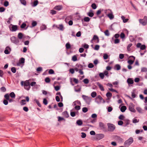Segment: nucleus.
I'll use <instances>...</instances> for the list:
<instances>
[{
  "mask_svg": "<svg viewBox=\"0 0 147 147\" xmlns=\"http://www.w3.org/2000/svg\"><path fill=\"white\" fill-rule=\"evenodd\" d=\"M21 85L22 86H24V88L27 90H29L30 88V82L29 80H27L24 82L22 81L21 82Z\"/></svg>",
  "mask_w": 147,
  "mask_h": 147,
  "instance_id": "obj_1",
  "label": "nucleus"
},
{
  "mask_svg": "<svg viewBox=\"0 0 147 147\" xmlns=\"http://www.w3.org/2000/svg\"><path fill=\"white\" fill-rule=\"evenodd\" d=\"M133 142V138L131 137L124 143V145L126 147L129 146Z\"/></svg>",
  "mask_w": 147,
  "mask_h": 147,
  "instance_id": "obj_2",
  "label": "nucleus"
},
{
  "mask_svg": "<svg viewBox=\"0 0 147 147\" xmlns=\"http://www.w3.org/2000/svg\"><path fill=\"white\" fill-rule=\"evenodd\" d=\"M73 105L76 106L74 107L75 109L77 110H79L80 109V107L79 105H81L80 102L78 100L76 101L73 104Z\"/></svg>",
  "mask_w": 147,
  "mask_h": 147,
  "instance_id": "obj_3",
  "label": "nucleus"
},
{
  "mask_svg": "<svg viewBox=\"0 0 147 147\" xmlns=\"http://www.w3.org/2000/svg\"><path fill=\"white\" fill-rule=\"evenodd\" d=\"M139 22L143 26H145L147 23V18L146 16L144 17L143 19L139 20Z\"/></svg>",
  "mask_w": 147,
  "mask_h": 147,
  "instance_id": "obj_4",
  "label": "nucleus"
},
{
  "mask_svg": "<svg viewBox=\"0 0 147 147\" xmlns=\"http://www.w3.org/2000/svg\"><path fill=\"white\" fill-rule=\"evenodd\" d=\"M107 126L108 130L109 131H113L115 128V125L111 123H108Z\"/></svg>",
  "mask_w": 147,
  "mask_h": 147,
  "instance_id": "obj_5",
  "label": "nucleus"
},
{
  "mask_svg": "<svg viewBox=\"0 0 147 147\" xmlns=\"http://www.w3.org/2000/svg\"><path fill=\"white\" fill-rule=\"evenodd\" d=\"M129 109L130 111L133 113H135L136 112V111L134 109V105L132 103H130L129 107Z\"/></svg>",
  "mask_w": 147,
  "mask_h": 147,
  "instance_id": "obj_6",
  "label": "nucleus"
},
{
  "mask_svg": "<svg viewBox=\"0 0 147 147\" xmlns=\"http://www.w3.org/2000/svg\"><path fill=\"white\" fill-rule=\"evenodd\" d=\"M136 46L137 48H140L142 50H144L146 48V46L145 45H142L141 43H137Z\"/></svg>",
  "mask_w": 147,
  "mask_h": 147,
  "instance_id": "obj_7",
  "label": "nucleus"
},
{
  "mask_svg": "<svg viewBox=\"0 0 147 147\" xmlns=\"http://www.w3.org/2000/svg\"><path fill=\"white\" fill-rule=\"evenodd\" d=\"M102 100H103V98L100 95H98L95 98V102L98 103H99Z\"/></svg>",
  "mask_w": 147,
  "mask_h": 147,
  "instance_id": "obj_8",
  "label": "nucleus"
},
{
  "mask_svg": "<svg viewBox=\"0 0 147 147\" xmlns=\"http://www.w3.org/2000/svg\"><path fill=\"white\" fill-rule=\"evenodd\" d=\"M9 29L12 32L16 31L18 29V26L17 25H11V26H9Z\"/></svg>",
  "mask_w": 147,
  "mask_h": 147,
  "instance_id": "obj_9",
  "label": "nucleus"
},
{
  "mask_svg": "<svg viewBox=\"0 0 147 147\" xmlns=\"http://www.w3.org/2000/svg\"><path fill=\"white\" fill-rule=\"evenodd\" d=\"M53 26H55L57 29L61 31H63L64 29V27L62 24H59V26L54 25Z\"/></svg>",
  "mask_w": 147,
  "mask_h": 147,
  "instance_id": "obj_10",
  "label": "nucleus"
},
{
  "mask_svg": "<svg viewBox=\"0 0 147 147\" xmlns=\"http://www.w3.org/2000/svg\"><path fill=\"white\" fill-rule=\"evenodd\" d=\"M82 96L83 99L86 102H89L91 100V98L90 97L84 95H82Z\"/></svg>",
  "mask_w": 147,
  "mask_h": 147,
  "instance_id": "obj_11",
  "label": "nucleus"
},
{
  "mask_svg": "<svg viewBox=\"0 0 147 147\" xmlns=\"http://www.w3.org/2000/svg\"><path fill=\"white\" fill-rule=\"evenodd\" d=\"M129 57L130 58L132 57L133 58L132 60H129L127 61L129 65H131L133 64V63H134V61L135 60V58L134 57V56H130Z\"/></svg>",
  "mask_w": 147,
  "mask_h": 147,
  "instance_id": "obj_12",
  "label": "nucleus"
},
{
  "mask_svg": "<svg viewBox=\"0 0 147 147\" xmlns=\"http://www.w3.org/2000/svg\"><path fill=\"white\" fill-rule=\"evenodd\" d=\"M11 39L12 42L15 44H17L19 42L18 40L15 36L12 37L11 38Z\"/></svg>",
  "mask_w": 147,
  "mask_h": 147,
  "instance_id": "obj_13",
  "label": "nucleus"
},
{
  "mask_svg": "<svg viewBox=\"0 0 147 147\" xmlns=\"http://www.w3.org/2000/svg\"><path fill=\"white\" fill-rule=\"evenodd\" d=\"M104 137V135L102 134H99L96 135V138L98 140L102 139Z\"/></svg>",
  "mask_w": 147,
  "mask_h": 147,
  "instance_id": "obj_14",
  "label": "nucleus"
},
{
  "mask_svg": "<svg viewBox=\"0 0 147 147\" xmlns=\"http://www.w3.org/2000/svg\"><path fill=\"white\" fill-rule=\"evenodd\" d=\"M96 40L97 41H96V42L97 43H98L99 42V38H98V36L96 35H94V36L93 37L91 41V42L92 43H93V42H92V41H93V40Z\"/></svg>",
  "mask_w": 147,
  "mask_h": 147,
  "instance_id": "obj_15",
  "label": "nucleus"
},
{
  "mask_svg": "<svg viewBox=\"0 0 147 147\" xmlns=\"http://www.w3.org/2000/svg\"><path fill=\"white\" fill-rule=\"evenodd\" d=\"M83 68V66L81 65H78L76 66V67H75L74 69V70L76 71H79V69Z\"/></svg>",
  "mask_w": 147,
  "mask_h": 147,
  "instance_id": "obj_16",
  "label": "nucleus"
},
{
  "mask_svg": "<svg viewBox=\"0 0 147 147\" xmlns=\"http://www.w3.org/2000/svg\"><path fill=\"white\" fill-rule=\"evenodd\" d=\"M97 85L98 86L99 88L102 91H104L105 90L103 86L101 85L99 82H97L96 83Z\"/></svg>",
  "mask_w": 147,
  "mask_h": 147,
  "instance_id": "obj_17",
  "label": "nucleus"
},
{
  "mask_svg": "<svg viewBox=\"0 0 147 147\" xmlns=\"http://www.w3.org/2000/svg\"><path fill=\"white\" fill-rule=\"evenodd\" d=\"M11 49L9 47H6V49L4 51V53L6 54H9V51H10Z\"/></svg>",
  "mask_w": 147,
  "mask_h": 147,
  "instance_id": "obj_18",
  "label": "nucleus"
},
{
  "mask_svg": "<svg viewBox=\"0 0 147 147\" xmlns=\"http://www.w3.org/2000/svg\"><path fill=\"white\" fill-rule=\"evenodd\" d=\"M127 82L129 85L132 84L134 82L133 80L131 78H128L127 80Z\"/></svg>",
  "mask_w": 147,
  "mask_h": 147,
  "instance_id": "obj_19",
  "label": "nucleus"
},
{
  "mask_svg": "<svg viewBox=\"0 0 147 147\" xmlns=\"http://www.w3.org/2000/svg\"><path fill=\"white\" fill-rule=\"evenodd\" d=\"M107 16L110 20H112L114 18V16L113 14L112 13H110L107 15Z\"/></svg>",
  "mask_w": 147,
  "mask_h": 147,
  "instance_id": "obj_20",
  "label": "nucleus"
},
{
  "mask_svg": "<svg viewBox=\"0 0 147 147\" xmlns=\"http://www.w3.org/2000/svg\"><path fill=\"white\" fill-rule=\"evenodd\" d=\"M87 15L90 17H92L94 15V14L93 11L90 10L89 12L87 13Z\"/></svg>",
  "mask_w": 147,
  "mask_h": 147,
  "instance_id": "obj_21",
  "label": "nucleus"
},
{
  "mask_svg": "<svg viewBox=\"0 0 147 147\" xmlns=\"http://www.w3.org/2000/svg\"><path fill=\"white\" fill-rule=\"evenodd\" d=\"M38 3V1L37 0L34 1L33 3H32V5L33 7L36 6Z\"/></svg>",
  "mask_w": 147,
  "mask_h": 147,
  "instance_id": "obj_22",
  "label": "nucleus"
},
{
  "mask_svg": "<svg viewBox=\"0 0 147 147\" xmlns=\"http://www.w3.org/2000/svg\"><path fill=\"white\" fill-rule=\"evenodd\" d=\"M126 109V107L125 106H122L120 109L121 111L122 112H124Z\"/></svg>",
  "mask_w": 147,
  "mask_h": 147,
  "instance_id": "obj_23",
  "label": "nucleus"
},
{
  "mask_svg": "<svg viewBox=\"0 0 147 147\" xmlns=\"http://www.w3.org/2000/svg\"><path fill=\"white\" fill-rule=\"evenodd\" d=\"M62 9V6L61 5H58L56 6L55 7L54 9Z\"/></svg>",
  "mask_w": 147,
  "mask_h": 147,
  "instance_id": "obj_24",
  "label": "nucleus"
},
{
  "mask_svg": "<svg viewBox=\"0 0 147 147\" xmlns=\"http://www.w3.org/2000/svg\"><path fill=\"white\" fill-rule=\"evenodd\" d=\"M114 68L117 70H120L121 69V66L119 64H117L115 66Z\"/></svg>",
  "mask_w": 147,
  "mask_h": 147,
  "instance_id": "obj_25",
  "label": "nucleus"
},
{
  "mask_svg": "<svg viewBox=\"0 0 147 147\" xmlns=\"http://www.w3.org/2000/svg\"><path fill=\"white\" fill-rule=\"evenodd\" d=\"M63 115L66 118L69 117V115L67 111H64L63 113Z\"/></svg>",
  "mask_w": 147,
  "mask_h": 147,
  "instance_id": "obj_26",
  "label": "nucleus"
},
{
  "mask_svg": "<svg viewBox=\"0 0 147 147\" xmlns=\"http://www.w3.org/2000/svg\"><path fill=\"white\" fill-rule=\"evenodd\" d=\"M65 47L67 49H68L71 48V45L69 42H68L66 44Z\"/></svg>",
  "mask_w": 147,
  "mask_h": 147,
  "instance_id": "obj_27",
  "label": "nucleus"
},
{
  "mask_svg": "<svg viewBox=\"0 0 147 147\" xmlns=\"http://www.w3.org/2000/svg\"><path fill=\"white\" fill-rule=\"evenodd\" d=\"M9 96L11 98H14L15 97L16 95L13 92H12L10 94Z\"/></svg>",
  "mask_w": 147,
  "mask_h": 147,
  "instance_id": "obj_28",
  "label": "nucleus"
},
{
  "mask_svg": "<svg viewBox=\"0 0 147 147\" xmlns=\"http://www.w3.org/2000/svg\"><path fill=\"white\" fill-rule=\"evenodd\" d=\"M46 26L45 25H43L40 27V29L41 30H43L46 29Z\"/></svg>",
  "mask_w": 147,
  "mask_h": 147,
  "instance_id": "obj_29",
  "label": "nucleus"
},
{
  "mask_svg": "<svg viewBox=\"0 0 147 147\" xmlns=\"http://www.w3.org/2000/svg\"><path fill=\"white\" fill-rule=\"evenodd\" d=\"M96 94L95 92H93L91 94V96L92 98H94L96 96Z\"/></svg>",
  "mask_w": 147,
  "mask_h": 147,
  "instance_id": "obj_30",
  "label": "nucleus"
},
{
  "mask_svg": "<svg viewBox=\"0 0 147 147\" xmlns=\"http://www.w3.org/2000/svg\"><path fill=\"white\" fill-rule=\"evenodd\" d=\"M21 3L23 5H26V2L25 0H20Z\"/></svg>",
  "mask_w": 147,
  "mask_h": 147,
  "instance_id": "obj_31",
  "label": "nucleus"
},
{
  "mask_svg": "<svg viewBox=\"0 0 147 147\" xmlns=\"http://www.w3.org/2000/svg\"><path fill=\"white\" fill-rule=\"evenodd\" d=\"M121 18L122 20H123V22L124 23H125L127 22L128 20V19H125V18L124 16H122Z\"/></svg>",
  "mask_w": 147,
  "mask_h": 147,
  "instance_id": "obj_32",
  "label": "nucleus"
},
{
  "mask_svg": "<svg viewBox=\"0 0 147 147\" xmlns=\"http://www.w3.org/2000/svg\"><path fill=\"white\" fill-rule=\"evenodd\" d=\"M23 35L21 33H19L18 35V37L20 39H21L23 38Z\"/></svg>",
  "mask_w": 147,
  "mask_h": 147,
  "instance_id": "obj_33",
  "label": "nucleus"
},
{
  "mask_svg": "<svg viewBox=\"0 0 147 147\" xmlns=\"http://www.w3.org/2000/svg\"><path fill=\"white\" fill-rule=\"evenodd\" d=\"M26 101L25 100H22L20 102V104L21 105H23L26 104Z\"/></svg>",
  "mask_w": 147,
  "mask_h": 147,
  "instance_id": "obj_34",
  "label": "nucleus"
},
{
  "mask_svg": "<svg viewBox=\"0 0 147 147\" xmlns=\"http://www.w3.org/2000/svg\"><path fill=\"white\" fill-rule=\"evenodd\" d=\"M76 123L79 125H81L82 124V122L81 120H78L77 121Z\"/></svg>",
  "mask_w": 147,
  "mask_h": 147,
  "instance_id": "obj_35",
  "label": "nucleus"
},
{
  "mask_svg": "<svg viewBox=\"0 0 147 147\" xmlns=\"http://www.w3.org/2000/svg\"><path fill=\"white\" fill-rule=\"evenodd\" d=\"M106 96L108 98H111L112 97V94L110 92H108L106 94Z\"/></svg>",
  "mask_w": 147,
  "mask_h": 147,
  "instance_id": "obj_36",
  "label": "nucleus"
},
{
  "mask_svg": "<svg viewBox=\"0 0 147 147\" xmlns=\"http://www.w3.org/2000/svg\"><path fill=\"white\" fill-rule=\"evenodd\" d=\"M132 45V44L131 43H130L128 45L127 47V50L128 51H130L131 50L130 49V47H131Z\"/></svg>",
  "mask_w": 147,
  "mask_h": 147,
  "instance_id": "obj_37",
  "label": "nucleus"
},
{
  "mask_svg": "<svg viewBox=\"0 0 147 147\" xmlns=\"http://www.w3.org/2000/svg\"><path fill=\"white\" fill-rule=\"evenodd\" d=\"M91 6L93 9H96L97 7L95 3H92L91 5Z\"/></svg>",
  "mask_w": 147,
  "mask_h": 147,
  "instance_id": "obj_38",
  "label": "nucleus"
},
{
  "mask_svg": "<svg viewBox=\"0 0 147 147\" xmlns=\"http://www.w3.org/2000/svg\"><path fill=\"white\" fill-rule=\"evenodd\" d=\"M99 76L101 79H103L104 77V74L102 73H100Z\"/></svg>",
  "mask_w": 147,
  "mask_h": 147,
  "instance_id": "obj_39",
  "label": "nucleus"
},
{
  "mask_svg": "<svg viewBox=\"0 0 147 147\" xmlns=\"http://www.w3.org/2000/svg\"><path fill=\"white\" fill-rule=\"evenodd\" d=\"M136 109L140 113H142V109L140 107H138L136 108Z\"/></svg>",
  "mask_w": 147,
  "mask_h": 147,
  "instance_id": "obj_40",
  "label": "nucleus"
},
{
  "mask_svg": "<svg viewBox=\"0 0 147 147\" xmlns=\"http://www.w3.org/2000/svg\"><path fill=\"white\" fill-rule=\"evenodd\" d=\"M82 111L84 113H86L88 111V109L87 107H84L82 109Z\"/></svg>",
  "mask_w": 147,
  "mask_h": 147,
  "instance_id": "obj_41",
  "label": "nucleus"
},
{
  "mask_svg": "<svg viewBox=\"0 0 147 147\" xmlns=\"http://www.w3.org/2000/svg\"><path fill=\"white\" fill-rule=\"evenodd\" d=\"M84 20L85 22H88L90 20V18L88 17H85L84 18Z\"/></svg>",
  "mask_w": 147,
  "mask_h": 147,
  "instance_id": "obj_42",
  "label": "nucleus"
},
{
  "mask_svg": "<svg viewBox=\"0 0 147 147\" xmlns=\"http://www.w3.org/2000/svg\"><path fill=\"white\" fill-rule=\"evenodd\" d=\"M72 60L74 61H75L77 60V57L76 55H74L72 57Z\"/></svg>",
  "mask_w": 147,
  "mask_h": 147,
  "instance_id": "obj_43",
  "label": "nucleus"
},
{
  "mask_svg": "<svg viewBox=\"0 0 147 147\" xmlns=\"http://www.w3.org/2000/svg\"><path fill=\"white\" fill-rule=\"evenodd\" d=\"M103 55V57L104 59L105 60L107 59L108 57V55L106 53L104 54Z\"/></svg>",
  "mask_w": 147,
  "mask_h": 147,
  "instance_id": "obj_44",
  "label": "nucleus"
},
{
  "mask_svg": "<svg viewBox=\"0 0 147 147\" xmlns=\"http://www.w3.org/2000/svg\"><path fill=\"white\" fill-rule=\"evenodd\" d=\"M4 97L6 100H8L9 98V95L8 94H6L5 95Z\"/></svg>",
  "mask_w": 147,
  "mask_h": 147,
  "instance_id": "obj_45",
  "label": "nucleus"
},
{
  "mask_svg": "<svg viewBox=\"0 0 147 147\" xmlns=\"http://www.w3.org/2000/svg\"><path fill=\"white\" fill-rule=\"evenodd\" d=\"M37 24V23L36 21H33L32 22V27H34Z\"/></svg>",
  "mask_w": 147,
  "mask_h": 147,
  "instance_id": "obj_46",
  "label": "nucleus"
},
{
  "mask_svg": "<svg viewBox=\"0 0 147 147\" xmlns=\"http://www.w3.org/2000/svg\"><path fill=\"white\" fill-rule=\"evenodd\" d=\"M25 62V59L24 58H22L20 60L19 62L20 63H24Z\"/></svg>",
  "mask_w": 147,
  "mask_h": 147,
  "instance_id": "obj_47",
  "label": "nucleus"
},
{
  "mask_svg": "<svg viewBox=\"0 0 147 147\" xmlns=\"http://www.w3.org/2000/svg\"><path fill=\"white\" fill-rule=\"evenodd\" d=\"M141 71L142 72H146L147 71V68L145 67H142L141 68Z\"/></svg>",
  "mask_w": 147,
  "mask_h": 147,
  "instance_id": "obj_48",
  "label": "nucleus"
},
{
  "mask_svg": "<svg viewBox=\"0 0 147 147\" xmlns=\"http://www.w3.org/2000/svg\"><path fill=\"white\" fill-rule=\"evenodd\" d=\"M34 101H35V102L37 103V104L38 105L39 107H41V105L39 101L38 100H37L36 99H35L34 100Z\"/></svg>",
  "mask_w": 147,
  "mask_h": 147,
  "instance_id": "obj_49",
  "label": "nucleus"
},
{
  "mask_svg": "<svg viewBox=\"0 0 147 147\" xmlns=\"http://www.w3.org/2000/svg\"><path fill=\"white\" fill-rule=\"evenodd\" d=\"M83 69V68L79 69V72L80 73V75H83L84 74V72L82 71Z\"/></svg>",
  "mask_w": 147,
  "mask_h": 147,
  "instance_id": "obj_50",
  "label": "nucleus"
},
{
  "mask_svg": "<svg viewBox=\"0 0 147 147\" xmlns=\"http://www.w3.org/2000/svg\"><path fill=\"white\" fill-rule=\"evenodd\" d=\"M85 84H87L89 83V81L88 79H85L83 80Z\"/></svg>",
  "mask_w": 147,
  "mask_h": 147,
  "instance_id": "obj_51",
  "label": "nucleus"
},
{
  "mask_svg": "<svg viewBox=\"0 0 147 147\" xmlns=\"http://www.w3.org/2000/svg\"><path fill=\"white\" fill-rule=\"evenodd\" d=\"M45 81L46 83H49L50 81V79L48 77L46 78L45 79Z\"/></svg>",
  "mask_w": 147,
  "mask_h": 147,
  "instance_id": "obj_52",
  "label": "nucleus"
},
{
  "mask_svg": "<svg viewBox=\"0 0 147 147\" xmlns=\"http://www.w3.org/2000/svg\"><path fill=\"white\" fill-rule=\"evenodd\" d=\"M104 74V76H107V77H108L109 76V75H108V71H106V70H105V71L104 72H103V73Z\"/></svg>",
  "mask_w": 147,
  "mask_h": 147,
  "instance_id": "obj_53",
  "label": "nucleus"
},
{
  "mask_svg": "<svg viewBox=\"0 0 147 147\" xmlns=\"http://www.w3.org/2000/svg\"><path fill=\"white\" fill-rule=\"evenodd\" d=\"M11 71L14 73H15L16 71V69L15 67H12L11 69Z\"/></svg>",
  "mask_w": 147,
  "mask_h": 147,
  "instance_id": "obj_54",
  "label": "nucleus"
},
{
  "mask_svg": "<svg viewBox=\"0 0 147 147\" xmlns=\"http://www.w3.org/2000/svg\"><path fill=\"white\" fill-rule=\"evenodd\" d=\"M100 46L98 45H96L95 46L94 49L95 50H98L99 49Z\"/></svg>",
  "mask_w": 147,
  "mask_h": 147,
  "instance_id": "obj_55",
  "label": "nucleus"
},
{
  "mask_svg": "<svg viewBox=\"0 0 147 147\" xmlns=\"http://www.w3.org/2000/svg\"><path fill=\"white\" fill-rule=\"evenodd\" d=\"M124 118V117L123 115H120L119 117V119L121 120H123Z\"/></svg>",
  "mask_w": 147,
  "mask_h": 147,
  "instance_id": "obj_56",
  "label": "nucleus"
},
{
  "mask_svg": "<svg viewBox=\"0 0 147 147\" xmlns=\"http://www.w3.org/2000/svg\"><path fill=\"white\" fill-rule=\"evenodd\" d=\"M82 135L81 137L82 138H84L86 137V135L85 133L84 132H82L81 133Z\"/></svg>",
  "mask_w": 147,
  "mask_h": 147,
  "instance_id": "obj_57",
  "label": "nucleus"
},
{
  "mask_svg": "<svg viewBox=\"0 0 147 147\" xmlns=\"http://www.w3.org/2000/svg\"><path fill=\"white\" fill-rule=\"evenodd\" d=\"M76 113L74 112H71L70 115L72 117H74L76 115Z\"/></svg>",
  "mask_w": 147,
  "mask_h": 147,
  "instance_id": "obj_58",
  "label": "nucleus"
},
{
  "mask_svg": "<svg viewBox=\"0 0 147 147\" xmlns=\"http://www.w3.org/2000/svg\"><path fill=\"white\" fill-rule=\"evenodd\" d=\"M99 126L103 128L104 126V124L102 122H100L99 123Z\"/></svg>",
  "mask_w": 147,
  "mask_h": 147,
  "instance_id": "obj_59",
  "label": "nucleus"
},
{
  "mask_svg": "<svg viewBox=\"0 0 147 147\" xmlns=\"http://www.w3.org/2000/svg\"><path fill=\"white\" fill-rule=\"evenodd\" d=\"M94 66L92 63H90L88 65V67L89 68H92L94 67Z\"/></svg>",
  "mask_w": 147,
  "mask_h": 147,
  "instance_id": "obj_60",
  "label": "nucleus"
},
{
  "mask_svg": "<svg viewBox=\"0 0 147 147\" xmlns=\"http://www.w3.org/2000/svg\"><path fill=\"white\" fill-rule=\"evenodd\" d=\"M105 34L107 36H109V32L108 30H106L104 32Z\"/></svg>",
  "mask_w": 147,
  "mask_h": 147,
  "instance_id": "obj_61",
  "label": "nucleus"
},
{
  "mask_svg": "<svg viewBox=\"0 0 147 147\" xmlns=\"http://www.w3.org/2000/svg\"><path fill=\"white\" fill-rule=\"evenodd\" d=\"M50 13L52 14V15H54L56 13V11H55L54 10H51L50 11Z\"/></svg>",
  "mask_w": 147,
  "mask_h": 147,
  "instance_id": "obj_62",
  "label": "nucleus"
},
{
  "mask_svg": "<svg viewBox=\"0 0 147 147\" xmlns=\"http://www.w3.org/2000/svg\"><path fill=\"white\" fill-rule=\"evenodd\" d=\"M69 72L71 74H73L74 73V70L73 68L70 69L69 70Z\"/></svg>",
  "mask_w": 147,
  "mask_h": 147,
  "instance_id": "obj_63",
  "label": "nucleus"
},
{
  "mask_svg": "<svg viewBox=\"0 0 147 147\" xmlns=\"http://www.w3.org/2000/svg\"><path fill=\"white\" fill-rule=\"evenodd\" d=\"M123 123V122L122 121H119L118 122V124L120 125H122Z\"/></svg>",
  "mask_w": 147,
  "mask_h": 147,
  "instance_id": "obj_64",
  "label": "nucleus"
}]
</instances>
